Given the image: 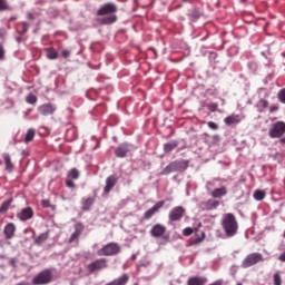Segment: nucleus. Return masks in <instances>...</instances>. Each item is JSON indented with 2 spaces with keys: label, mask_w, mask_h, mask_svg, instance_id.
<instances>
[{
  "label": "nucleus",
  "mask_w": 285,
  "mask_h": 285,
  "mask_svg": "<svg viewBox=\"0 0 285 285\" xmlns=\"http://www.w3.org/2000/svg\"><path fill=\"white\" fill-rule=\"evenodd\" d=\"M117 12V4L109 2L100 7V10L97 11L98 17H105L101 19L102 26H110L117 21V17L115 16ZM106 14H108L106 17Z\"/></svg>",
  "instance_id": "obj_1"
},
{
  "label": "nucleus",
  "mask_w": 285,
  "mask_h": 285,
  "mask_svg": "<svg viewBox=\"0 0 285 285\" xmlns=\"http://www.w3.org/2000/svg\"><path fill=\"white\" fill-rule=\"evenodd\" d=\"M222 226L227 237H235V235H237V230H239L237 218L230 213L225 214Z\"/></svg>",
  "instance_id": "obj_2"
},
{
  "label": "nucleus",
  "mask_w": 285,
  "mask_h": 285,
  "mask_svg": "<svg viewBox=\"0 0 285 285\" xmlns=\"http://www.w3.org/2000/svg\"><path fill=\"white\" fill-rule=\"evenodd\" d=\"M119 253H121V246L117 243H108L97 250L98 257H114L119 255Z\"/></svg>",
  "instance_id": "obj_3"
},
{
  "label": "nucleus",
  "mask_w": 285,
  "mask_h": 285,
  "mask_svg": "<svg viewBox=\"0 0 285 285\" xmlns=\"http://www.w3.org/2000/svg\"><path fill=\"white\" fill-rule=\"evenodd\" d=\"M285 135V122L279 120L271 125L268 129V137L271 139H282Z\"/></svg>",
  "instance_id": "obj_4"
},
{
  "label": "nucleus",
  "mask_w": 285,
  "mask_h": 285,
  "mask_svg": "<svg viewBox=\"0 0 285 285\" xmlns=\"http://www.w3.org/2000/svg\"><path fill=\"white\" fill-rule=\"evenodd\" d=\"M50 282H52V272L50 269H45L32 278L33 285H46L50 284Z\"/></svg>",
  "instance_id": "obj_5"
},
{
  "label": "nucleus",
  "mask_w": 285,
  "mask_h": 285,
  "mask_svg": "<svg viewBox=\"0 0 285 285\" xmlns=\"http://www.w3.org/2000/svg\"><path fill=\"white\" fill-rule=\"evenodd\" d=\"M259 262H264V256L259 253H252L245 257L242 263V267L250 268V266H255V264H259Z\"/></svg>",
  "instance_id": "obj_6"
},
{
  "label": "nucleus",
  "mask_w": 285,
  "mask_h": 285,
  "mask_svg": "<svg viewBox=\"0 0 285 285\" xmlns=\"http://www.w3.org/2000/svg\"><path fill=\"white\" fill-rule=\"evenodd\" d=\"M104 268H108V259L106 258H98L87 266L89 273H97L104 271Z\"/></svg>",
  "instance_id": "obj_7"
},
{
  "label": "nucleus",
  "mask_w": 285,
  "mask_h": 285,
  "mask_svg": "<svg viewBox=\"0 0 285 285\" xmlns=\"http://www.w3.org/2000/svg\"><path fill=\"white\" fill-rule=\"evenodd\" d=\"M149 233H150L151 237H155V239L163 238V239H165V242H168V239H169V237L166 236V226H164L159 223L154 225Z\"/></svg>",
  "instance_id": "obj_8"
},
{
  "label": "nucleus",
  "mask_w": 285,
  "mask_h": 285,
  "mask_svg": "<svg viewBox=\"0 0 285 285\" xmlns=\"http://www.w3.org/2000/svg\"><path fill=\"white\" fill-rule=\"evenodd\" d=\"M187 166L188 160H175L163 170L161 175H170V173H175V170H179V168H186Z\"/></svg>",
  "instance_id": "obj_9"
},
{
  "label": "nucleus",
  "mask_w": 285,
  "mask_h": 285,
  "mask_svg": "<svg viewBox=\"0 0 285 285\" xmlns=\"http://www.w3.org/2000/svg\"><path fill=\"white\" fill-rule=\"evenodd\" d=\"M81 233H83V224L76 223L75 232L70 235L68 244H76V246H79V238L81 237Z\"/></svg>",
  "instance_id": "obj_10"
},
{
  "label": "nucleus",
  "mask_w": 285,
  "mask_h": 285,
  "mask_svg": "<svg viewBox=\"0 0 285 285\" xmlns=\"http://www.w3.org/2000/svg\"><path fill=\"white\" fill-rule=\"evenodd\" d=\"M166 202L160 200L158 203H156L151 208H149L147 212H145L142 219L148 220V219H153V217H155V215H157V213H159L160 208H164Z\"/></svg>",
  "instance_id": "obj_11"
},
{
  "label": "nucleus",
  "mask_w": 285,
  "mask_h": 285,
  "mask_svg": "<svg viewBox=\"0 0 285 285\" xmlns=\"http://www.w3.org/2000/svg\"><path fill=\"white\" fill-rule=\"evenodd\" d=\"M185 214L186 209L183 206L174 207L168 215L169 222H180Z\"/></svg>",
  "instance_id": "obj_12"
},
{
  "label": "nucleus",
  "mask_w": 285,
  "mask_h": 285,
  "mask_svg": "<svg viewBox=\"0 0 285 285\" xmlns=\"http://www.w3.org/2000/svg\"><path fill=\"white\" fill-rule=\"evenodd\" d=\"M17 217L20 222H28V219H32V217H35V210H32L31 207H26L17 214Z\"/></svg>",
  "instance_id": "obj_13"
},
{
  "label": "nucleus",
  "mask_w": 285,
  "mask_h": 285,
  "mask_svg": "<svg viewBox=\"0 0 285 285\" xmlns=\"http://www.w3.org/2000/svg\"><path fill=\"white\" fill-rule=\"evenodd\" d=\"M40 115H43V117H48V115H55V111L57 110V107L52 104H43L38 108Z\"/></svg>",
  "instance_id": "obj_14"
},
{
  "label": "nucleus",
  "mask_w": 285,
  "mask_h": 285,
  "mask_svg": "<svg viewBox=\"0 0 285 285\" xmlns=\"http://www.w3.org/2000/svg\"><path fill=\"white\" fill-rule=\"evenodd\" d=\"M128 153H130V145L127 142L121 144L115 150L116 157H119L120 159H124V157H127Z\"/></svg>",
  "instance_id": "obj_15"
},
{
  "label": "nucleus",
  "mask_w": 285,
  "mask_h": 285,
  "mask_svg": "<svg viewBox=\"0 0 285 285\" xmlns=\"http://www.w3.org/2000/svg\"><path fill=\"white\" fill-rule=\"evenodd\" d=\"M117 181H119V178L115 175L107 177L104 193L108 195V193H110V190H112L115 186H117Z\"/></svg>",
  "instance_id": "obj_16"
},
{
  "label": "nucleus",
  "mask_w": 285,
  "mask_h": 285,
  "mask_svg": "<svg viewBox=\"0 0 285 285\" xmlns=\"http://www.w3.org/2000/svg\"><path fill=\"white\" fill-rule=\"evenodd\" d=\"M14 233H17V226L14 223H9L4 226L3 234L6 239H12V237H14Z\"/></svg>",
  "instance_id": "obj_17"
},
{
  "label": "nucleus",
  "mask_w": 285,
  "mask_h": 285,
  "mask_svg": "<svg viewBox=\"0 0 285 285\" xmlns=\"http://www.w3.org/2000/svg\"><path fill=\"white\" fill-rule=\"evenodd\" d=\"M228 195V188L226 187H219V188H215L210 196L214 198V199H222V197H226Z\"/></svg>",
  "instance_id": "obj_18"
},
{
  "label": "nucleus",
  "mask_w": 285,
  "mask_h": 285,
  "mask_svg": "<svg viewBox=\"0 0 285 285\" xmlns=\"http://www.w3.org/2000/svg\"><path fill=\"white\" fill-rule=\"evenodd\" d=\"M130 282V276L128 274H122L120 277L105 284V285H126Z\"/></svg>",
  "instance_id": "obj_19"
},
{
  "label": "nucleus",
  "mask_w": 285,
  "mask_h": 285,
  "mask_svg": "<svg viewBox=\"0 0 285 285\" xmlns=\"http://www.w3.org/2000/svg\"><path fill=\"white\" fill-rule=\"evenodd\" d=\"M203 210H215L219 207V200L208 199L207 202L202 203Z\"/></svg>",
  "instance_id": "obj_20"
},
{
  "label": "nucleus",
  "mask_w": 285,
  "mask_h": 285,
  "mask_svg": "<svg viewBox=\"0 0 285 285\" xmlns=\"http://www.w3.org/2000/svg\"><path fill=\"white\" fill-rule=\"evenodd\" d=\"M224 121L226 126H237V124L242 122V118L239 117V115H230V116H227L224 119Z\"/></svg>",
  "instance_id": "obj_21"
},
{
  "label": "nucleus",
  "mask_w": 285,
  "mask_h": 285,
  "mask_svg": "<svg viewBox=\"0 0 285 285\" xmlns=\"http://www.w3.org/2000/svg\"><path fill=\"white\" fill-rule=\"evenodd\" d=\"M206 282H208V279L205 277L194 276L188 279L187 285H205Z\"/></svg>",
  "instance_id": "obj_22"
},
{
  "label": "nucleus",
  "mask_w": 285,
  "mask_h": 285,
  "mask_svg": "<svg viewBox=\"0 0 285 285\" xmlns=\"http://www.w3.org/2000/svg\"><path fill=\"white\" fill-rule=\"evenodd\" d=\"M268 106H269L268 100H266V99H264V98L259 99V100L257 101V104H256V108H257V110H258L259 112H266V108H268Z\"/></svg>",
  "instance_id": "obj_23"
},
{
  "label": "nucleus",
  "mask_w": 285,
  "mask_h": 285,
  "mask_svg": "<svg viewBox=\"0 0 285 285\" xmlns=\"http://www.w3.org/2000/svg\"><path fill=\"white\" fill-rule=\"evenodd\" d=\"M4 160L6 169L11 173L12 168H14V165L12 164V158L10 157V154H3L2 155Z\"/></svg>",
  "instance_id": "obj_24"
},
{
  "label": "nucleus",
  "mask_w": 285,
  "mask_h": 285,
  "mask_svg": "<svg viewBox=\"0 0 285 285\" xmlns=\"http://www.w3.org/2000/svg\"><path fill=\"white\" fill-rule=\"evenodd\" d=\"M46 52H47L46 53L47 59H50V60L59 59V52H57L55 48L52 47L47 48Z\"/></svg>",
  "instance_id": "obj_25"
},
{
  "label": "nucleus",
  "mask_w": 285,
  "mask_h": 285,
  "mask_svg": "<svg viewBox=\"0 0 285 285\" xmlns=\"http://www.w3.org/2000/svg\"><path fill=\"white\" fill-rule=\"evenodd\" d=\"M92 204H95V197H88L82 199V210H90L92 207Z\"/></svg>",
  "instance_id": "obj_26"
},
{
  "label": "nucleus",
  "mask_w": 285,
  "mask_h": 285,
  "mask_svg": "<svg viewBox=\"0 0 285 285\" xmlns=\"http://www.w3.org/2000/svg\"><path fill=\"white\" fill-rule=\"evenodd\" d=\"M29 28L30 24H28V22H20L17 24V31L19 32V35H26Z\"/></svg>",
  "instance_id": "obj_27"
},
{
  "label": "nucleus",
  "mask_w": 285,
  "mask_h": 285,
  "mask_svg": "<svg viewBox=\"0 0 285 285\" xmlns=\"http://www.w3.org/2000/svg\"><path fill=\"white\" fill-rule=\"evenodd\" d=\"M204 239H206V233L202 232L200 234L195 235L194 239H191V244H202Z\"/></svg>",
  "instance_id": "obj_28"
},
{
  "label": "nucleus",
  "mask_w": 285,
  "mask_h": 285,
  "mask_svg": "<svg viewBox=\"0 0 285 285\" xmlns=\"http://www.w3.org/2000/svg\"><path fill=\"white\" fill-rule=\"evenodd\" d=\"M177 146H179V144L174 140L171 142L165 144L164 150H165V153H173V150H175V148H177Z\"/></svg>",
  "instance_id": "obj_29"
},
{
  "label": "nucleus",
  "mask_w": 285,
  "mask_h": 285,
  "mask_svg": "<svg viewBox=\"0 0 285 285\" xmlns=\"http://www.w3.org/2000/svg\"><path fill=\"white\" fill-rule=\"evenodd\" d=\"M265 197H266V191L262 189H257L254 191V199H256V202H262L265 199Z\"/></svg>",
  "instance_id": "obj_30"
},
{
  "label": "nucleus",
  "mask_w": 285,
  "mask_h": 285,
  "mask_svg": "<svg viewBox=\"0 0 285 285\" xmlns=\"http://www.w3.org/2000/svg\"><path fill=\"white\" fill-rule=\"evenodd\" d=\"M79 169L72 168L68 171L67 177L68 179H78L79 178Z\"/></svg>",
  "instance_id": "obj_31"
},
{
  "label": "nucleus",
  "mask_w": 285,
  "mask_h": 285,
  "mask_svg": "<svg viewBox=\"0 0 285 285\" xmlns=\"http://www.w3.org/2000/svg\"><path fill=\"white\" fill-rule=\"evenodd\" d=\"M35 139V129H28L26 136H24V144H30Z\"/></svg>",
  "instance_id": "obj_32"
},
{
  "label": "nucleus",
  "mask_w": 285,
  "mask_h": 285,
  "mask_svg": "<svg viewBox=\"0 0 285 285\" xmlns=\"http://www.w3.org/2000/svg\"><path fill=\"white\" fill-rule=\"evenodd\" d=\"M10 204H12V200H4L0 206V213H8Z\"/></svg>",
  "instance_id": "obj_33"
},
{
  "label": "nucleus",
  "mask_w": 285,
  "mask_h": 285,
  "mask_svg": "<svg viewBox=\"0 0 285 285\" xmlns=\"http://www.w3.org/2000/svg\"><path fill=\"white\" fill-rule=\"evenodd\" d=\"M6 10H11L8 0H0V12H6Z\"/></svg>",
  "instance_id": "obj_34"
},
{
  "label": "nucleus",
  "mask_w": 285,
  "mask_h": 285,
  "mask_svg": "<svg viewBox=\"0 0 285 285\" xmlns=\"http://www.w3.org/2000/svg\"><path fill=\"white\" fill-rule=\"evenodd\" d=\"M46 239H48V234H40L35 242L38 244V246H41Z\"/></svg>",
  "instance_id": "obj_35"
},
{
  "label": "nucleus",
  "mask_w": 285,
  "mask_h": 285,
  "mask_svg": "<svg viewBox=\"0 0 285 285\" xmlns=\"http://www.w3.org/2000/svg\"><path fill=\"white\" fill-rule=\"evenodd\" d=\"M277 99L281 104H285V88L281 89L277 94Z\"/></svg>",
  "instance_id": "obj_36"
},
{
  "label": "nucleus",
  "mask_w": 285,
  "mask_h": 285,
  "mask_svg": "<svg viewBox=\"0 0 285 285\" xmlns=\"http://www.w3.org/2000/svg\"><path fill=\"white\" fill-rule=\"evenodd\" d=\"M27 104H37V96L35 94H29L26 98Z\"/></svg>",
  "instance_id": "obj_37"
},
{
  "label": "nucleus",
  "mask_w": 285,
  "mask_h": 285,
  "mask_svg": "<svg viewBox=\"0 0 285 285\" xmlns=\"http://www.w3.org/2000/svg\"><path fill=\"white\" fill-rule=\"evenodd\" d=\"M190 19H193V21H197V19H199V17H202V13H199V10H194L190 14H189Z\"/></svg>",
  "instance_id": "obj_38"
},
{
  "label": "nucleus",
  "mask_w": 285,
  "mask_h": 285,
  "mask_svg": "<svg viewBox=\"0 0 285 285\" xmlns=\"http://www.w3.org/2000/svg\"><path fill=\"white\" fill-rule=\"evenodd\" d=\"M207 108L210 112H217V108H219V105L217 102H212L207 106Z\"/></svg>",
  "instance_id": "obj_39"
},
{
  "label": "nucleus",
  "mask_w": 285,
  "mask_h": 285,
  "mask_svg": "<svg viewBox=\"0 0 285 285\" xmlns=\"http://www.w3.org/2000/svg\"><path fill=\"white\" fill-rule=\"evenodd\" d=\"M274 285H282V276L279 273L274 274Z\"/></svg>",
  "instance_id": "obj_40"
},
{
  "label": "nucleus",
  "mask_w": 285,
  "mask_h": 285,
  "mask_svg": "<svg viewBox=\"0 0 285 285\" xmlns=\"http://www.w3.org/2000/svg\"><path fill=\"white\" fill-rule=\"evenodd\" d=\"M70 55H72V51H70V50H68V49H63V50L61 51V57H62L63 59H70Z\"/></svg>",
  "instance_id": "obj_41"
},
{
  "label": "nucleus",
  "mask_w": 285,
  "mask_h": 285,
  "mask_svg": "<svg viewBox=\"0 0 285 285\" xmlns=\"http://www.w3.org/2000/svg\"><path fill=\"white\" fill-rule=\"evenodd\" d=\"M66 186H67V188H75V181H72V179L71 178H67L66 179Z\"/></svg>",
  "instance_id": "obj_42"
},
{
  "label": "nucleus",
  "mask_w": 285,
  "mask_h": 285,
  "mask_svg": "<svg viewBox=\"0 0 285 285\" xmlns=\"http://www.w3.org/2000/svg\"><path fill=\"white\" fill-rule=\"evenodd\" d=\"M183 235H185V237H189V235H193V228L187 227L183 230Z\"/></svg>",
  "instance_id": "obj_43"
},
{
  "label": "nucleus",
  "mask_w": 285,
  "mask_h": 285,
  "mask_svg": "<svg viewBox=\"0 0 285 285\" xmlns=\"http://www.w3.org/2000/svg\"><path fill=\"white\" fill-rule=\"evenodd\" d=\"M208 128H210L212 130H218L219 126L216 122L209 121Z\"/></svg>",
  "instance_id": "obj_44"
},
{
  "label": "nucleus",
  "mask_w": 285,
  "mask_h": 285,
  "mask_svg": "<svg viewBox=\"0 0 285 285\" xmlns=\"http://www.w3.org/2000/svg\"><path fill=\"white\" fill-rule=\"evenodd\" d=\"M6 57V49H3V45L0 43V60H3Z\"/></svg>",
  "instance_id": "obj_45"
},
{
  "label": "nucleus",
  "mask_w": 285,
  "mask_h": 285,
  "mask_svg": "<svg viewBox=\"0 0 285 285\" xmlns=\"http://www.w3.org/2000/svg\"><path fill=\"white\" fill-rule=\"evenodd\" d=\"M277 110H279V106L277 105H272L269 107V112L273 115V112H277Z\"/></svg>",
  "instance_id": "obj_46"
},
{
  "label": "nucleus",
  "mask_w": 285,
  "mask_h": 285,
  "mask_svg": "<svg viewBox=\"0 0 285 285\" xmlns=\"http://www.w3.org/2000/svg\"><path fill=\"white\" fill-rule=\"evenodd\" d=\"M41 204H42L43 208H50V200L45 199L41 202Z\"/></svg>",
  "instance_id": "obj_47"
},
{
  "label": "nucleus",
  "mask_w": 285,
  "mask_h": 285,
  "mask_svg": "<svg viewBox=\"0 0 285 285\" xmlns=\"http://www.w3.org/2000/svg\"><path fill=\"white\" fill-rule=\"evenodd\" d=\"M27 19H29V21H35V16L31 12H29L27 13Z\"/></svg>",
  "instance_id": "obj_48"
},
{
  "label": "nucleus",
  "mask_w": 285,
  "mask_h": 285,
  "mask_svg": "<svg viewBox=\"0 0 285 285\" xmlns=\"http://www.w3.org/2000/svg\"><path fill=\"white\" fill-rule=\"evenodd\" d=\"M0 37H6V31L3 29H0Z\"/></svg>",
  "instance_id": "obj_49"
},
{
  "label": "nucleus",
  "mask_w": 285,
  "mask_h": 285,
  "mask_svg": "<svg viewBox=\"0 0 285 285\" xmlns=\"http://www.w3.org/2000/svg\"><path fill=\"white\" fill-rule=\"evenodd\" d=\"M185 3H188V1H190V0H183Z\"/></svg>",
  "instance_id": "obj_50"
},
{
  "label": "nucleus",
  "mask_w": 285,
  "mask_h": 285,
  "mask_svg": "<svg viewBox=\"0 0 285 285\" xmlns=\"http://www.w3.org/2000/svg\"><path fill=\"white\" fill-rule=\"evenodd\" d=\"M237 285H243L242 283H238Z\"/></svg>",
  "instance_id": "obj_51"
},
{
  "label": "nucleus",
  "mask_w": 285,
  "mask_h": 285,
  "mask_svg": "<svg viewBox=\"0 0 285 285\" xmlns=\"http://www.w3.org/2000/svg\"><path fill=\"white\" fill-rule=\"evenodd\" d=\"M243 2H246V0H243Z\"/></svg>",
  "instance_id": "obj_52"
},
{
  "label": "nucleus",
  "mask_w": 285,
  "mask_h": 285,
  "mask_svg": "<svg viewBox=\"0 0 285 285\" xmlns=\"http://www.w3.org/2000/svg\"><path fill=\"white\" fill-rule=\"evenodd\" d=\"M135 285H138L137 283Z\"/></svg>",
  "instance_id": "obj_53"
}]
</instances>
